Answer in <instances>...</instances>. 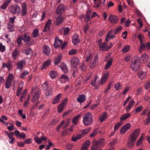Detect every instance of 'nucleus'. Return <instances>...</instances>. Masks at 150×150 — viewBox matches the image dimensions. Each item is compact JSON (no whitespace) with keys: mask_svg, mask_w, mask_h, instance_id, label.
I'll return each mask as SVG.
<instances>
[{"mask_svg":"<svg viewBox=\"0 0 150 150\" xmlns=\"http://www.w3.org/2000/svg\"><path fill=\"white\" fill-rule=\"evenodd\" d=\"M108 20L112 23H116L118 21L117 17L112 15H110L108 18Z\"/></svg>","mask_w":150,"mask_h":150,"instance_id":"nucleus-18","label":"nucleus"},{"mask_svg":"<svg viewBox=\"0 0 150 150\" xmlns=\"http://www.w3.org/2000/svg\"><path fill=\"white\" fill-rule=\"evenodd\" d=\"M140 65L141 62L140 57L138 56L133 57L132 59L130 65L131 68L133 71H137L139 69Z\"/></svg>","mask_w":150,"mask_h":150,"instance_id":"nucleus-2","label":"nucleus"},{"mask_svg":"<svg viewBox=\"0 0 150 150\" xmlns=\"http://www.w3.org/2000/svg\"><path fill=\"white\" fill-rule=\"evenodd\" d=\"M49 141L50 140H48V142H49L48 144L46 146V147L45 148V149L46 150L49 149L52 146V144L51 142H49Z\"/></svg>","mask_w":150,"mask_h":150,"instance_id":"nucleus-63","label":"nucleus"},{"mask_svg":"<svg viewBox=\"0 0 150 150\" xmlns=\"http://www.w3.org/2000/svg\"><path fill=\"white\" fill-rule=\"evenodd\" d=\"M131 126L130 123H127L122 126L120 129V132L121 134H123L130 128Z\"/></svg>","mask_w":150,"mask_h":150,"instance_id":"nucleus-9","label":"nucleus"},{"mask_svg":"<svg viewBox=\"0 0 150 150\" xmlns=\"http://www.w3.org/2000/svg\"><path fill=\"white\" fill-rule=\"evenodd\" d=\"M141 59L143 63L144 64H146L149 59L148 55L146 54H144L141 57Z\"/></svg>","mask_w":150,"mask_h":150,"instance_id":"nucleus-16","label":"nucleus"},{"mask_svg":"<svg viewBox=\"0 0 150 150\" xmlns=\"http://www.w3.org/2000/svg\"><path fill=\"white\" fill-rule=\"evenodd\" d=\"M146 47V45L144 44L140 45L139 49V52H141L142 50L143 49H145Z\"/></svg>","mask_w":150,"mask_h":150,"instance_id":"nucleus-61","label":"nucleus"},{"mask_svg":"<svg viewBox=\"0 0 150 150\" xmlns=\"http://www.w3.org/2000/svg\"><path fill=\"white\" fill-rule=\"evenodd\" d=\"M20 54V51L17 50L15 49L14 50L11 54V55L13 57V59L15 60L19 55Z\"/></svg>","mask_w":150,"mask_h":150,"instance_id":"nucleus-17","label":"nucleus"},{"mask_svg":"<svg viewBox=\"0 0 150 150\" xmlns=\"http://www.w3.org/2000/svg\"><path fill=\"white\" fill-rule=\"evenodd\" d=\"M122 124V122L117 123L114 127V130L115 131L117 130L118 128L120 127Z\"/></svg>","mask_w":150,"mask_h":150,"instance_id":"nucleus-52","label":"nucleus"},{"mask_svg":"<svg viewBox=\"0 0 150 150\" xmlns=\"http://www.w3.org/2000/svg\"><path fill=\"white\" fill-rule=\"evenodd\" d=\"M130 49V47L128 45H126L124 47L122 50V52L123 53H125L128 51Z\"/></svg>","mask_w":150,"mask_h":150,"instance_id":"nucleus-43","label":"nucleus"},{"mask_svg":"<svg viewBox=\"0 0 150 150\" xmlns=\"http://www.w3.org/2000/svg\"><path fill=\"white\" fill-rule=\"evenodd\" d=\"M53 88H49L45 92V95L46 97L51 95L52 94Z\"/></svg>","mask_w":150,"mask_h":150,"instance_id":"nucleus-39","label":"nucleus"},{"mask_svg":"<svg viewBox=\"0 0 150 150\" xmlns=\"http://www.w3.org/2000/svg\"><path fill=\"white\" fill-rule=\"evenodd\" d=\"M5 50V47L3 45L2 43H0V51L3 52Z\"/></svg>","mask_w":150,"mask_h":150,"instance_id":"nucleus-58","label":"nucleus"},{"mask_svg":"<svg viewBox=\"0 0 150 150\" xmlns=\"http://www.w3.org/2000/svg\"><path fill=\"white\" fill-rule=\"evenodd\" d=\"M62 96V94L61 93H59L58 94L57 96L53 99L52 101V103L53 104H55L58 103L60 99L61 98Z\"/></svg>","mask_w":150,"mask_h":150,"instance_id":"nucleus-21","label":"nucleus"},{"mask_svg":"<svg viewBox=\"0 0 150 150\" xmlns=\"http://www.w3.org/2000/svg\"><path fill=\"white\" fill-rule=\"evenodd\" d=\"M86 98L85 95L83 94H81L79 96V97L77 98V100L78 102L80 103H83L85 101Z\"/></svg>","mask_w":150,"mask_h":150,"instance_id":"nucleus-24","label":"nucleus"},{"mask_svg":"<svg viewBox=\"0 0 150 150\" xmlns=\"http://www.w3.org/2000/svg\"><path fill=\"white\" fill-rule=\"evenodd\" d=\"M55 19L54 21L57 25L62 23L63 21V18L61 15H57V14L55 15Z\"/></svg>","mask_w":150,"mask_h":150,"instance_id":"nucleus-10","label":"nucleus"},{"mask_svg":"<svg viewBox=\"0 0 150 150\" xmlns=\"http://www.w3.org/2000/svg\"><path fill=\"white\" fill-rule=\"evenodd\" d=\"M131 114L129 112H127L123 114L120 118V120L121 121H123L128 118L130 116Z\"/></svg>","mask_w":150,"mask_h":150,"instance_id":"nucleus-27","label":"nucleus"},{"mask_svg":"<svg viewBox=\"0 0 150 150\" xmlns=\"http://www.w3.org/2000/svg\"><path fill=\"white\" fill-rule=\"evenodd\" d=\"M98 78V77L97 76H96V77H94V79L93 80H92V81L91 82V84L92 85V86H96V80Z\"/></svg>","mask_w":150,"mask_h":150,"instance_id":"nucleus-56","label":"nucleus"},{"mask_svg":"<svg viewBox=\"0 0 150 150\" xmlns=\"http://www.w3.org/2000/svg\"><path fill=\"white\" fill-rule=\"evenodd\" d=\"M23 82H21L19 84L17 91L21 92L23 87Z\"/></svg>","mask_w":150,"mask_h":150,"instance_id":"nucleus-45","label":"nucleus"},{"mask_svg":"<svg viewBox=\"0 0 150 150\" xmlns=\"http://www.w3.org/2000/svg\"><path fill=\"white\" fill-rule=\"evenodd\" d=\"M64 73H66L68 71V69L67 65L64 63L61 64L60 67Z\"/></svg>","mask_w":150,"mask_h":150,"instance_id":"nucleus-34","label":"nucleus"},{"mask_svg":"<svg viewBox=\"0 0 150 150\" xmlns=\"http://www.w3.org/2000/svg\"><path fill=\"white\" fill-rule=\"evenodd\" d=\"M28 74V72L26 71H24L21 74L20 76L21 78H24Z\"/></svg>","mask_w":150,"mask_h":150,"instance_id":"nucleus-53","label":"nucleus"},{"mask_svg":"<svg viewBox=\"0 0 150 150\" xmlns=\"http://www.w3.org/2000/svg\"><path fill=\"white\" fill-rule=\"evenodd\" d=\"M108 117L107 114L105 112L103 113L99 117V120L100 122H103L105 120L107 119Z\"/></svg>","mask_w":150,"mask_h":150,"instance_id":"nucleus-20","label":"nucleus"},{"mask_svg":"<svg viewBox=\"0 0 150 150\" xmlns=\"http://www.w3.org/2000/svg\"><path fill=\"white\" fill-rule=\"evenodd\" d=\"M62 58V56L61 55H58L55 58L54 63L55 64H57L60 63Z\"/></svg>","mask_w":150,"mask_h":150,"instance_id":"nucleus-29","label":"nucleus"},{"mask_svg":"<svg viewBox=\"0 0 150 150\" xmlns=\"http://www.w3.org/2000/svg\"><path fill=\"white\" fill-rule=\"evenodd\" d=\"M10 124L11 125V126L7 127V129L8 130L11 131L14 129H15V127L13 125L12 123H10Z\"/></svg>","mask_w":150,"mask_h":150,"instance_id":"nucleus-54","label":"nucleus"},{"mask_svg":"<svg viewBox=\"0 0 150 150\" xmlns=\"http://www.w3.org/2000/svg\"><path fill=\"white\" fill-rule=\"evenodd\" d=\"M99 47L100 50L108 51L109 50V48L107 47V45L105 42L99 44Z\"/></svg>","mask_w":150,"mask_h":150,"instance_id":"nucleus-25","label":"nucleus"},{"mask_svg":"<svg viewBox=\"0 0 150 150\" xmlns=\"http://www.w3.org/2000/svg\"><path fill=\"white\" fill-rule=\"evenodd\" d=\"M71 62L72 67L74 68H76L77 66L80 64V60L78 58L74 57L71 59Z\"/></svg>","mask_w":150,"mask_h":150,"instance_id":"nucleus-7","label":"nucleus"},{"mask_svg":"<svg viewBox=\"0 0 150 150\" xmlns=\"http://www.w3.org/2000/svg\"><path fill=\"white\" fill-rule=\"evenodd\" d=\"M8 30L11 32L14 30V25L13 24L8 23Z\"/></svg>","mask_w":150,"mask_h":150,"instance_id":"nucleus-44","label":"nucleus"},{"mask_svg":"<svg viewBox=\"0 0 150 150\" xmlns=\"http://www.w3.org/2000/svg\"><path fill=\"white\" fill-rule=\"evenodd\" d=\"M62 42V40L59 39L58 37H57L55 39L54 46L56 48H57L59 47Z\"/></svg>","mask_w":150,"mask_h":150,"instance_id":"nucleus-14","label":"nucleus"},{"mask_svg":"<svg viewBox=\"0 0 150 150\" xmlns=\"http://www.w3.org/2000/svg\"><path fill=\"white\" fill-rule=\"evenodd\" d=\"M144 122L146 125H148L150 123V117H148L147 118L144 120Z\"/></svg>","mask_w":150,"mask_h":150,"instance_id":"nucleus-62","label":"nucleus"},{"mask_svg":"<svg viewBox=\"0 0 150 150\" xmlns=\"http://www.w3.org/2000/svg\"><path fill=\"white\" fill-rule=\"evenodd\" d=\"M35 140L36 142L38 144H40L42 141V140L41 138H39L37 137H36L35 138Z\"/></svg>","mask_w":150,"mask_h":150,"instance_id":"nucleus-46","label":"nucleus"},{"mask_svg":"<svg viewBox=\"0 0 150 150\" xmlns=\"http://www.w3.org/2000/svg\"><path fill=\"white\" fill-rule=\"evenodd\" d=\"M113 60V59L112 58H111L109 60L108 62H107L106 66L105 67V69H107L108 68H109L110 67L111 65L112 61Z\"/></svg>","mask_w":150,"mask_h":150,"instance_id":"nucleus-35","label":"nucleus"},{"mask_svg":"<svg viewBox=\"0 0 150 150\" xmlns=\"http://www.w3.org/2000/svg\"><path fill=\"white\" fill-rule=\"evenodd\" d=\"M8 138L11 140L9 141V142L11 144H13V141L15 140L14 138L13 137V136L10 135L9 134H8Z\"/></svg>","mask_w":150,"mask_h":150,"instance_id":"nucleus-55","label":"nucleus"},{"mask_svg":"<svg viewBox=\"0 0 150 150\" xmlns=\"http://www.w3.org/2000/svg\"><path fill=\"white\" fill-rule=\"evenodd\" d=\"M72 41L73 43L75 45L79 43L80 40L77 34H75L74 35Z\"/></svg>","mask_w":150,"mask_h":150,"instance_id":"nucleus-19","label":"nucleus"},{"mask_svg":"<svg viewBox=\"0 0 150 150\" xmlns=\"http://www.w3.org/2000/svg\"><path fill=\"white\" fill-rule=\"evenodd\" d=\"M144 88L146 89H147L150 88V81H148L145 84Z\"/></svg>","mask_w":150,"mask_h":150,"instance_id":"nucleus-64","label":"nucleus"},{"mask_svg":"<svg viewBox=\"0 0 150 150\" xmlns=\"http://www.w3.org/2000/svg\"><path fill=\"white\" fill-rule=\"evenodd\" d=\"M11 0H6L5 1L1 6V8L3 9H6L8 4L11 2Z\"/></svg>","mask_w":150,"mask_h":150,"instance_id":"nucleus-30","label":"nucleus"},{"mask_svg":"<svg viewBox=\"0 0 150 150\" xmlns=\"http://www.w3.org/2000/svg\"><path fill=\"white\" fill-rule=\"evenodd\" d=\"M63 79L65 80L66 81H68L69 80V79L67 75H63L60 77V80H63Z\"/></svg>","mask_w":150,"mask_h":150,"instance_id":"nucleus-50","label":"nucleus"},{"mask_svg":"<svg viewBox=\"0 0 150 150\" xmlns=\"http://www.w3.org/2000/svg\"><path fill=\"white\" fill-rule=\"evenodd\" d=\"M67 103L66 100H64L58 107V111L59 113L61 112L63 110L64 106Z\"/></svg>","mask_w":150,"mask_h":150,"instance_id":"nucleus-13","label":"nucleus"},{"mask_svg":"<svg viewBox=\"0 0 150 150\" xmlns=\"http://www.w3.org/2000/svg\"><path fill=\"white\" fill-rule=\"evenodd\" d=\"M69 29L68 27H66L64 29V35H67L69 33Z\"/></svg>","mask_w":150,"mask_h":150,"instance_id":"nucleus-60","label":"nucleus"},{"mask_svg":"<svg viewBox=\"0 0 150 150\" xmlns=\"http://www.w3.org/2000/svg\"><path fill=\"white\" fill-rule=\"evenodd\" d=\"M12 67V64L10 61H8L6 63H3L2 67L3 68L6 67L7 68L8 70H10L11 69Z\"/></svg>","mask_w":150,"mask_h":150,"instance_id":"nucleus-28","label":"nucleus"},{"mask_svg":"<svg viewBox=\"0 0 150 150\" xmlns=\"http://www.w3.org/2000/svg\"><path fill=\"white\" fill-rule=\"evenodd\" d=\"M115 87L116 90H118L121 88L122 86L119 83H117L115 85Z\"/></svg>","mask_w":150,"mask_h":150,"instance_id":"nucleus-57","label":"nucleus"},{"mask_svg":"<svg viewBox=\"0 0 150 150\" xmlns=\"http://www.w3.org/2000/svg\"><path fill=\"white\" fill-rule=\"evenodd\" d=\"M93 146H96L99 147H101L105 144L104 139L103 138L100 139L96 141H93Z\"/></svg>","mask_w":150,"mask_h":150,"instance_id":"nucleus-6","label":"nucleus"},{"mask_svg":"<svg viewBox=\"0 0 150 150\" xmlns=\"http://www.w3.org/2000/svg\"><path fill=\"white\" fill-rule=\"evenodd\" d=\"M22 39L25 42H28L27 45L29 46L32 45L35 43L34 41L30 40V38L29 35L27 33H25L23 35L22 37Z\"/></svg>","mask_w":150,"mask_h":150,"instance_id":"nucleus-4","label":"nucleus"},{"mask_svg":"<svg viewBox=\"0 0 150 150\" xmlns=\"http://www.w3.org/2000/svg\"><path fill=\"white\" fill-rule=\"evenodd\" d=\"M82 138V135L80 134H78L76 135L75 136L73 135L71 137V140L73 142H75L78 139Z\"/></svg>","mask_w":150,"mask_h":150,"instance_id":"nucleus-33","label":"nucleus"},{"mask_svg":"<svg viewBox=\"0 0 150 150\" xmlns=\"http://www.w3.org/2000/svg\"><path fill=\"white\" fill-rule=\"evenodd\" d=\"M39 34V31L37 28H35L33 31L32 36L33 38H35L38 36Z\"/></svg>","mask_w":150,"mask_h":150,"instance_id":"nucleus-36","label":"nucleus"},{"mask_svg":"<svg viewBox=\"0 0 150 150\" xmlns=\"http://www.w3.org/2000/svg\"><path fill=\"white\" fill-rule=\"evenodd\" d=\"M108 76V73H106L104 75H103L101 80L100 83L102 84L105 82Z\"/></svg>","mask_w":150,"mask_h":150,"instance_id":"nucleus-32","label":"nucleus"},{"mask_svg":"<svg viewBox=\"0 0 150 150\" xmlns=\"http://www.w3.org/2000/svg\"><path fill=\"white\" fill-rule=\"evenodd\" d=\"M92 114L88 112L85 114L83 117V122L85 126H87L92 123L93 121Z\"/></svg>","mask_w":150,"mask_h":150,"instance_id":"nucleus-3","label":"nucleus"},{"mask_svg":"<svg viewBox=\"0 0 150 150\" xmlns=\"http://www.w3.org/2000/svg\"><path fill=\"white\" fill-rule=\"evenodd\" d=\"M134 104V101L133 99H132L129 102V104L127 107L126 110V111L129 112Z\"/></svg>","mask_w":150,"mask_h":150,"instance_id":"nucleus-31","label":"nucleus"},{"mask_svg":"<svg viewBox=\"0 0 150 150\" xmlns=\"http://www.w3.org/2000/svg\"><path fill=\"white\" fill-rule=\"evenodd\" d=\"M138 76L140 79H144L146 76V73L145 72H140L138 74Z\"/></svg>","mask_w":150,"mask_h":150,"instance_id":"nucleus-40","label":"nucleus"},{"mask_svg":"<svg viewBox=\"0 0 150 150\" xmlns=\"http://www.w3.org/2000/svg\"><path fill=\"white\" fill-rule=\"evenodd\" d=\"M14 79V76L13 74H9L8 76L6 82L5 83V87L7 89H8L11 86L12 82Z\"/></svg>","mask_w":150,"mask_h":150,"instance_id":"nucleus-5","label":"nucleus"},{"mask_svg":"<svg viewBox=\"0 0 150 150\" xmlns=\"http://www.w3.org/2000/svg\"><path fill=\"white\" fill-rule=\"evenodd\" d=\"M49 75L51 76L52 79L55 77L57 75V73L54 70L50 71L49 73Z\"/></svg>","mask_w":150,"mask_h":150,"instance_id":"nucleus-42","label":"nucleus"},{"mask_svg":"<svg viewBox=\"0 0 150 150\" xmlns=\"http://www.w3.org/2000/svg\"><path fill=\"white\" fill-rule=\"evenodd\" d=\"M91 11H88L86 13V15L85 17L84 18V20L86 23L88 22L90 20H91Z\"/></svg>","mask_w":150,"mask_h":150,"instance_id":"nucleus-23","label":"nucleus"},{"mask_svg":"<svg viewBox=\"0 0 150 150\" xmlns=\"http://www.w3.org/2000/svg\"><path fill=\"white\" fill-rule=\"evenodd\" d=\"M51 63V60L50 59H48L44 62L43 64L41 70H42L46 69L47 67L50 65Z\"/></svg>","mask_w":150,"mask_h":150,"instance_id":"nucleus-26","label":"nucleus"},{"mask_svg":"<svg viewBox=\"0 0 150 150\" xmlns=\"http://www.w3.org/2000/svg\"><path fill=\"white\" fill-rule=\"evenodd\" d=\"M48 88L47 83L45 82L42 85V88L43 90H46Z\"/></svg>","mask_w":150,"mask_h":150,"instance_id":"nucleus-48","label":"nucleus"},{"mask_svg":"<svg viewBox=\"0 0 150 150\" xmlns=\"http://www.w3.org/2000/svg\"><path fill=\"white\" fill-rule=\"evenodd\" d=\"M80 117V115H78L74 117L73 119L72 122L74 124H77L78 121L79 120V118Z\"/></svg>","mask_w":150,"mask_h":150,"instance_id":"nucleus-38","label":"nucleus"},{"mask_svg":"<svg viewBox=\"0 0 150 150\" xmlns=\"http://www.w3.org/2000/svg\"><path fill=\"white\" fill-rule=\"evenodd\" d=\"M140 132V130L139 129L135 130L131 135L130 138L131 141L132 142H134V141L139 135Z\"/></svg>","mask_w":150,"mask_h":150,"instance_id":"nucleus-8","label":"nucleus"},{"mask_svg":"<svg viewBox=\"0 0 150 150\" xmlns=\"http://www.w3.org/2000/svg\"><path fill=\"white\" fill-rule=\"evenodd\" d=\"M40 98L39 93V91H37L33 96V98H32L31 101L32 103L34 102L35 101H38Z\"/></svg>","mask_w":150,"mask_h":150,"instance_id":"nucleus-22","label":"nucleus"},{"mask_svg":"<svg viewBox=\"0 0 150 150\" xmlns=\"http://www.w3.org/2000/svg\"><path fill=\"white\" fill-rule=\"evenodd\" d=\"M25 51L27 55H29L32 52V50L30 48L26 49L25 50Z\"/></svg>","mask_w":150,"mask_h":150,"instance_id":"nucleus-51","label":"nucleus"},{"mask_svg":"<svg viewBox=\"0 0 150 150\" xmlns=\"http://www.w3.org/2000/svg\"><path fill=\"white\" fill-rule=\"evenodd\" d=\"M15 135L17 137H19L22 139H24L25 138V134L24 133H20L17 130L15 131L14 132Z\"/></svg>","mask_w":150,"mask_h":150,"instance_id":"nucleus-15","label":"nucleus"},{"mask_svg":"<svg viewBox=\"0 0 150 150\" xmlns=\"http://www.w3.org/2000/svg\"><path fill=\"white\" fill-rule=\"evenodd\" d=\"M90 59H91L90 61V67L91 68H93L97 65L98 55H96L94 57H93L91 53H89L88 54H86L85 58L86 62H88Z\"/></svg>","mask_w":150,"mask_h":150,"instance_id":"nucleus-1","label":"nucleus"},{"mask_svg":"<svg viewBox=\"0 0 150 150\" xmlns=\"http://www.w3.org/2000/svg\"><path fill=\"white\" fill-rule=\"evenodd\" d=\"M122 27L121 26H119L116 28L114 31V34H116L118 32L121 30L122 29Z\"/></svg>","mask_w":150,"mask_h":150,"instance_id":"nucleus-47","label":"nucleus"},{"mask_svg":"<svg viewBox=\"0 0 150 150\" xmlns=\"http://www.w3.org/2000/svg\"><path fill=\"white\" fill-rule=\"evenodd\" d=\"M97 129H96L94 130L93 132L90 134V137H93L96 135L98 133V132L97 131Z\"/></svg>","mask_w":150,"mask_h":150,"instance_id":"nucleus-59","label":"nucleus"},{"mask_svg":"<svg viewBox=\"0 0 150 150\" xmlns=\"http://www.w3.org/2000/svg\"><path fill=\"white\" fill-rule=\"evenodd\" d=\"M77 52V50L76 49H72L69 51L68 54L69 55H72L76 54Z\"/></svg>","mask_w":150,"mask_h":150,"instance_id":"nucleus-49","label":"nucleus"},{"mask_svg":"<svg viewBox=\"0 0 150 150\" xmlns=\"http://www.w3.org/2000/svg\"><path fill=\"white\" fill-rule=\"evenodd\" d=\"M25 62L24 60L18 61L16 63L17 69L22 70L24 65H25Z\"/></svg>","mask_w":150,"mask_h":150,"instance_id":"nucleus-11","label":"nucleus"},{"mask_svg":"<svg viewBox=\"0 0 150 150\" xmlns=\"http://www.w3.org/2000/svg\"><path fill=\"white\" fill-rule=\"evenodd\" d=\"M90 143L91 142L89 140H86L83 144L81 148H87V147L89 146Z\"/></svg>","mask_w":150,"mask_h":150,"instance_id":"nucleus-37","label":"nucleus"},{"mask_svg":"<svg viewBox=\"0 0 150 150\" xmlns=\"http://www.w3.org/2000/svg\"><path fill=\"white\" fill-rule=\"evenodd\" d=\"M42 51L47 56H49L50 54L51 49L49 47L46 45H44L43 46Z\"/></svg>","mask_w":150,"mask_h":150,"instance_id":"nucleus-12","label":"nucleus"},{"mask_svg":"<svg viewBox=\"0 0 150 150\" xmlns=\"http://www.w3.org/2000/svg\"><path fill=\"white\" fill-rule=\"evenodd\" d=\"M90 129L91 128L82 130L81 131L82 134H80L82 135V137H83L84 135H86L90 130Z\"/></svg>","mask_w":150,"mask_h":150,"instance_id":"nucleus-41","label":"nucleus"}]
</instances>
